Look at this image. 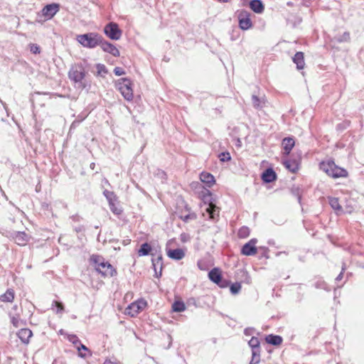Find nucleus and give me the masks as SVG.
<instances>
[{"mask_svg": "<svg viewBox=\"0 0 364 364\" xmlns=\"http://www.w3.org/2000/svg\"><path fill=\"white\" fill-rule=\"evenodd\" d=\"M252 100L254 107L257 109L262 107L263 105L264 104V98H259L255 95L252 96Z\"/></svg>", "mask_w": 364, "mask_h": 364, "instance_id": "26", "label": "nucleus"}, {"mask_svg": "<svg viewBox=\"0 0 364 364\" xmlns=\"http://www.w3.org/2000/svg\"><path fill=\"white\" fill-rule=\"evenodd\" d=\"M293 62L296 65L298 70H301L304 68V58L302 52H297L293 57Z\"/></svg>", "mask_w": 364, "mask_h": 364, "instance_id": "19", "label": "nucleus"}, {"mask_svg": "<svg viewBox=\"0 0 364 364\" xmlns=\"http://www.w3.org/2000/svg\"><path fill=\"white\" fill-rule=\"evenodd\" d=\"M199 197L203 200L204 205H215L218 203L215 197L213 196L210 191L203 187L202 191L199 193Z\"/></svg>", "mask_w": 364, "mask_h": 364, "instance_id": "8", "label": "nucleus"}, {"mask_svg": "<svg viewBox=\"0 0 364 364\" xmlns=\"http://www.w3.org/2000/svg\"><path fill=\"white\" fill-rule=\"evenodd\" d=\"M102 182L105 183V184H109V182L106 179V178H104Z\"/></svg>", "mask_w": 364, "mask_h": 364, "instance_id": "50", "label": "nucleus"}, {"mask_svg": "<svg viewBox=\"0 0 364 364\" xmlns=\"http://www.w3.org/2000/svg\"><path fill=\"white\" fill-rule=\"evenodd\" d=\"M90 260L95 264L96 270L103 276L112 277L114 275L115 272L114 269L108 262H105L102 257L92 255Z\"/></svg>", "mask_w": 364, "mask_h": 364, "instance_id": "1", "label": "nucleus"}, {"mask_svg": "<svg viewBox=\"0 0 364 364\" xmlns=\"http://www.w3.org/2000/svg\"><path fill=\"white\" fill-rule=\"evenodd\" d=\"M184 221H188L189 219L193 218V215H184V216H181V217Z\"/></svg>", "mask_w": 364, "mask_h": 364, "instance_id": "46", "label": "nucleus"}, {"mask_svg": "<svg viewBox=\"0 0 364 364\" xmlns=\"http://www.w3.org/2000/svg\"><path fill=\"white\" fill-rule=\"evenodd\" d=\"M257 242L256 239H252L248 242L245 244L242 248V254L246 256L255 255L257 252L255 244Z\"/></svg>", "mask_w": 364, "mask_h": 364, "instance_id": "9", "label": "nucleus"}, {"mask_svg": "<svg viewBox=\"0 0 364 364\" xmlns=\"http://www.w3.org/2000/svg\"><path fill=\"white\" fill-rule=\"evenodd\" d=\"M29 236L24 232H18L14 237L15 242L18 245H25L29 240Z\"/></svg>", "mask_w": 364, "mask_h": 364, "instance_id": "15", "label": "nucleus"}, {"mask_svg": "<svg viewBox=\"0 0 364 364\" xmlns=\"http://www.w3.org/2000/svg\"><path fill=\"white\" fill-rule=\"evenodd\" d=\"M97 74L99 75H102V73H107V70H106V68L104 65L102 64H97Z\"/></svg>", "mask_w": 364, "mask_h": 364, "instance_id": "37", "label": "nucleus"}, {"mask_svg": "<svg viewBox=\"0 0 364 364\" xmlns=\"http://www.w3.org/2000/svg\"><path fill=\"white\" fill-rule=\"evenodd\" d=\"M94 167H95V164H94V163H92V164H90V168H91L92 169H93V168H94Z\"/></svg>", "mask_w": 364, "mask_h": 364, "instance_id": "52", "label": "nucleus"}, {"mask_svg": "<svg viewBox=\"0 0 364 364\" xmlns=\"http://www.w3.org/2000/svg\"><path fill=\"white\" fill-rule=\"evenodd\" d=\"M265 340H266V341L268 343H270V344H272V345H274V346L279 345L282 342V338L281 336H274V335H272V334H270V335L267 336L266 337Z\"/></svg>", "mask_w": 364, "mask_h": 364, "instance_id": "24", "label": "nucleus"}, {"mask_svg": "<svg viewBox=\"0 0 364 364\" xmlns=\"http://www.w3.org/2000/svg\"><path fill=\"white\" fill-rule=\"evenodd\" d=\"M205 213H203L204 217L208 216L210 219L215 220L220 213L219 206H207L205 209Z\"/></svg>", "mask_w": 364, "mask_h": 364, "instance_id": "13", "label": "nucleus"}, {"mask_svg": "<svg viewBox=\"0 0 364 364\" xmlns=\"http://www.w3.org/2000/svg\"><path fill=\"white\" fill-rule=\"evenodd\" d=\"M114 73L117 76H120V75H124L125 72L122 68L116 67L114 69Z\"/></svg>", "mask_w": 364, "mask_h": 364, "instance_id": "41", "label": "nucleus"}, {"mask_svg": "<svg viewBox=\"0 0 364 364\" xmlns=\"http://www.w3.org/2000/svg\"><path fill=\"white\" fill-rule=\"evenodd\" d=\"M241 287H241L240 283L236 282V283L232 284L230 287V292L232 294H237L241 290Z\"/></svg>", "mask_w": 364, "mask_h": 364, "instance_id": "32", "label": "nucleus"}, {"mask_svg": "<svg viewBox=\"0 0 364 364\" xmlns=\"http://www.w3.org/2000/svg\"><path fill=\"white\" fill-rule=\"evenodd\" d=\"M151 250V245L148 243H144L141 245L138 254L139 256H146L148 255Z\"/></svg>", "mask_w": 364, "mask_h": 364, "instance_id": "25", "label": "nucleus"}, {"mask_svg": "<svg viewBox=\"0 0 364 364\" xmlns=\"http://www.w3.org/2000/svg\"><path fill=\"white\" fill-rule=\"evenodd\" d=\"M68 76L70 80L78 83V87L84 89L85 87V83L82 82L85 76L84 69L80 66H73L68 73Z\"/></svg>", "mask_w": 364, "mask_h": 364, "instance_id": "5", "label": "nucleus"}, {"mask_svg": "<svg viewBox=\"0 0 364 364\" xmlns=\"http://www.w3.org/2000/svg\"><path fill=\"white\" fill-rule=\"evenodd\" d=\"M350 33L348 32H345L342 36L336 38L338 42H348L350 41Z\"/></svg>", "mask_w": 364, "mask_h": 364, "instance_id": "34", "label": "nucleus"}, {"mask_svg": "<svg viewBox=\"0 0 364 364\" xmlns=\"http://www.w3.org/2000/svg\"><path fill=\"white\" fill-rule=\"evenodd\" d=\"M118 90L125 100L131 101L133 99L132 83L128 78H122L118 80L116 83Z\"/></svg>", "mask_w": 364, "mask_h": 364, "instance_id": "4", "label": "nucleus"}, {"mask_svg": "<svg viewBox=\"0 0 364 364\" xmlns=\"http://www.w3.org/2000/svg\"><path fill=\"white\" fill-rule=\"evenodd\" d=\"M334 209L335 213L337 215H340L342 212V206L338 205V206H332Z\"/></svg>", "mask_w": 364, "mask_h": 364, "instance_id": "44", "label": "nucleus"}, {"mask_svg": "<svg viewBox=\"0 0 364 364\" xmlns=\"http://www.w3.org/2000/svg\"><path fill=\"white\" fill-rule=\"evenodd\" d=\"M103 193L104 196L107 199L109 205H114V202L116 200V195L114 194V193L112 191L105 190Z\"/></svg>", "mask_w": 364, "mask_h": 364, "instance_id": "27", "label": "nucleus"}, {"mask_svg": "<svg viewBox=\"0 0 364 364\" xmlns=\"http://www.w3.org/2000/svg\"><path fill=\"white\" fill-rule=\"evenodd\" d=\"M295 196H298L297 197L298 203H301V200H300L301 198H300V196L299 195V190L298 189L296 190Z\"/></svg>", "mask_w": 364, "mask_h": 364, "instance_id": "48", "label": "nucleus"}, {"mask_svg": "<svg viewBox=\"0 0 364 364\" xmlns=\"http://www.w3.org/2000/svg\"><path fill=\"white\" fill-rule=\"evenodd\" d=\"M77 40L84 47L93 48L97 46H100L102 38L97 33H88L77 36Z\"/></svg>", "mask_w": 364, "mask_h": 364, "instance_id": "3", "label": "nucleus"}, {"mask_svg": "<svg viewBox=\"0 0 364 364\" xmlns=\"http://www.w3.org/2000/svg\"><path fill=\"white\" fill-rule=\"evenodd\" d=\"M276 178V173L272 168H267L262 175V179L266 183H271L274 181Z\"/></svg>", "mask_w": 364, "mask_h": 364, "instance_id": "17", "label": "nucleus"}, {"mask_svg": "<svg viewBox=\"0 0 364 364\" xmlns=\"http://www.w3.org/2000/svg\"><path fill=\"white\" fill-rule=\"evenodd\" d=\"M239 26L242 30H247L252 26L251 20L245 11H242L239 15Z\"/></svg>", "mask_w": 364, "mask_h": 364, "instance_id": "12", "label": "nucleus"}, {"mask_svg": "<svg viewBox=\"0 0 364 364\" xmlns=\"http://www.w3.org/2000/svg\"><path fill=\"white\" fill-rule=\"evenodd\" d=\"M172 309L175 312H182L185 311L186 306L183 301H176L172 304Z\"/></svg>", "mask_w": 364, "mask_h": 364, "instance_id": "28", "label": "nucleus"}, {"mask_svg": "<svg viewBox=\"0 0 364 364\" xmlns=\"http://www.w3.org/2000/svg\"><path fill=\"white\" fill-rule=\"evenodd\" d=\"M77 350L79 351V356H80L81 358H85L86 357V354L85 353H82L81 350H87V348L82 344V343H80V346H77Z\"/></svg>", "mask_w": 364, "mask_h": 364, "instance_id": "35", "label": "nucleus"}, {"mask_svg": "<svg viewBox=\"0 0 364 364\" xmlns=\"http://www.w3.org/2000/svg\"><path fill=\"white\" fill-rule=\"evenodd\" d=\"M100 47L105 52L109 53L112 54L113 56H119V50L113 44L107 41H104L103 40H102Z\"/></svg>", "mask_w": 364, "mask_h": 364, "instance_id": "11", "label": "nucleus"}, {"mask_svg": "<svg viewBox=\"0 0 364 364\" xmlns=\"http://www.w3.org/2000/svg\"><path fill=\"white\" fill-rule=\"evenodd\" d=\"M32 335V331L28 328H21L17 333L18 337L24 343H28Z\"/></svg>", "mask_w": 364, "mask_h": 364, "instance_id": "16", "label": "nucleus"}, {"mask_svg": "<svg viewBox=\"0 0 364 364\" xmlns=\"http://www.w3.org/2000/svg\"><path fill=\"white\" fill-rule=\"evenodd\" d=\"M167 255L172 259L181 260L185 257V252L182 249L167 250Z\"/></svg>", "mask_w": 364, "mask_h": 364, "instance_id": "14", "label": "nucleus"}, {"mask_svg": "<svg viewBox=\"0 0 364 364\" xmlns=\"http://www.w3.org/2000/svg\"><path fill=\"white\" fill-rule=\"evenodd\" d=\"M259 350H253L252 357L250 364H257L259 362Z\"/></svg>", "mask_w": 364, "mask_h": 364, "instance_id": "33", "label": "nucleus"}, {"mask_svg": "<svg viewBox=\"0 0 364 364\" xmlns=\"http://www.w3.org/2000/svg\"><path fill=\"white\" fill-rule=\"evenodd\" d=\"M147 306V302L144 299H140L130 304L125 309V314L132 317L136 316L141 312Z\"/></svg>", "mask_w": 364, "mask_h": 364, "instance_id": "6", "label": "nucleus"}, {"mask_svg": "<svg viewBox=\"0 0 364 364\" xmlns=\"http://www.w3.org/2000/svg\"><path fill=\"white\" fill-rule=\"evenodd\" d=\"M110 208L114 214L119 215L122 212V206H110Z\"/></svg>", "mask_w": 364, "mask_h": 364, "instance_id": "39", "label": "nucleus"}, {"mask_svg": "<svg viewBox=\"0 0 364 364\" xmlns=\"http://www.w3.org/2000/svg\"><path fill=\"white\" fill-rule=\"evenodd\" d=\"M154 266H156V264L154 263V260L152 261Z\"/></svg>", "mask_w": 364, "mask_h": 364, "instance_id": "55", "label": "nucleus"}, {"mask_svg": "<svg viewBox=\"0 0 364 364\" xmlns=\"http://www.w3.org/2000/svg\"><path fill=\"white\" fill-rule=\"evenodd\" d=\"M201 182L206 184L208 187H211L215 183L214 176L206 172H203L200 175Z\"/></svg>", "mask_w": 364, "mask_h": 364, "instance_id": "18", "label": "nucleus"}, {"mask_svg": "<svg viewBox=\"0 0 364 364\" xmlns=\"http://www.w3.org/2000/svg\"><path fill=\"white\" fill-rule=\"evenodd\" d=\"M161 259H162L161 256H159V257L157 258V260H158V261H157V263L161 262Z\"/></svg>", "mask_w": 364, "mask_h": 364, "instance_id": "51", "label": "nucleus"}, {"mask_svg": "<svg viewBox=\"0 0 364 364\" xmlns=\"http://www.w3.org/2000/svg\"><path fill=\"white\" fill-rule=\"evenodd\" d=\"M250 229L247 227H242L240 228L237 232V235L240 238H246L250 235Z\"/></svg>", "mask_w": 364, "mask_h": 364, "instance_id": "30", "label": "nucleus"}, {"mask_svg": "<svg viewBox=\"0 0 364 364\" xmlns=\"http://www.w3.org/2000/svg\"><path fill=\"white\" fill-rule=\"evenodd\" d=\"M103 364H117L115 360H112L111 359H106Z\"/></svg>", "mask_w": 364, "mask_h": 364, "instance_id": "45", "label": "nucleus"}, {"mask_svg": "<svg viewBox=\"0 0 364 364\" xmlns=\"http://www.w3.org/2000/svg\"><path fill=\"white\" fill-rule=\"evenodd\" d=\"M11 322L15 327H18L21 325V321L18 317H12Z\"/></svg>", "mask_w": 364, "mask_h": 364, "instance_id": "40", "label": "nucleus"}, {"mask_svg": "<svg viewBox=\"0 0 364 364\" xmlns=\"http://www.w3.org/2000/svg\"><path fill=\"white\" fill-rule=\"evenodd\" d=\"M285 167L292 173L296 172L298 170V164L294 161H286L284 162Z\"/></svg>", "mask_w": 364, "mask_h": 364, "instance_id": "29", "label": "nucleus"}, {"mask_svg": "<svg viewBox=\"0 0 364 364\" xmlns=\"http://www.w3.org/2000/svg\"><path fill=\"white\" fill-rule=\"evenodd\" d=\"M31 52L34 54L40 53V47L36 44H31L30 48Z\"/></svg>", "mask_w": 364, "mask_h": 364, "instance_id": "38", "label": "nucleus"}, {"mask_svg": "<svg viewBox=\"0 0 364 364\" xmlns=\"http://www.w3.org/2000/svg\"><path fill=\"white\" fill-rule=\"evenodd\" d=\"M209 279L215 284H219L221 281V274L218 269L214 268L208 273Z\"/></svg>", "mask_w": 364, "mask_h": 364, "instance_id": "22", "label": "nucleus"}, {"mask_svg": "<svg viewBox=\"0 0 364 364\" xmlns=\"http://www.w3.org/2000/svg\"><path fill=\"white\" fill-rule=\"evenodd\" d=\"M14 299V292L12 289H8L6 293L0 295V301L3 302H11Z\"/></svg>", "mask_w": 364, "mask_h": 364, "instance_id": "23", "label": "nucleus"}, {"mask_svg": "<svg viewBox=\"0 0 364 364\" xmlns=\"http://www.w3.org/2000/svg\"><path fill=\"white\" fill-rule=\"evenodd\" d=\"M221 2H228L230 0H219Z\"/></svg>", "mask_w": 364, "mask_h": 364, "instance_id": "53", "label": "nucleus"}, {"mask_svg": "<svg viewBox=\"0 0 364 364\" xmlns=\"http://www.w3.org/2000/svg\"><path fill=\"white\" fill-rule=\"evenodd\" d=\"M69 341L72 342L74 345H77V343H80L79 339L76 336L72 335L69 336Z\"/></svg>", "mask_w": 364, "mask_h": 364, "instance_id": "43", "label": "nucleus"}, {"mask_svg": "<svg viewBox=\"0 0 364 364\" xmlns=\"http://www.w3.org/2000/svg\"><path fill=\"white\" fill-rule=\"evenodd\" d=\"M105 34L112 40H119L122 35V31L115 23H109L105 27Z\"/></svg>", "mask_w": 364, "mask_h": 364, "instance_id": "7", "label": "nucleus"}, {"mask_svg": "<svg viewBox=\"0 0 364 364\" xmlns=\"http://www.w3.org/2000/svg\"><path fill=\"white\" fill-rule=\"evenodd\" d=\"M219 158L222 161H228L230 160V155L228 152H223L219 155Z\"/></svg>", "mask_w": 364, "mask_h": 364, "instance_id": "36", "label": "nucleus"}, {"mask_svg": "<svg viewBox=\"0 0 364 364\" xmlns=\"http://www.w3.org/2000/svg\"><path fill=\"white\" fill-rule=\"evenodd\" d=\"M338 203V199L337 198H331L330 200V205H334L335 203Z\"/></svg>", "mask_w": 364, "mask_h": 364, "instance_id": "47", "label": "nucleus"}, {"mask_svg": "<svg viewBox=\"0 0 364 364\" xmlns=\"http://www.w3.org/2000/svg\"><path fill=\"white\" fill-rule=\"evenodd\" d=\"M0 102L5 107V104L3 102V101L0 100Z\"/></svg>", "mask_w": 364, "mask_h": 364, "instance_id": "54", "label": "nucleus"}, {"mask_svg": "<svg viewBox=\"0 0 364 364\" xmlns=\"http://www.w3.org/2000/svg\"><path fill=\"white\" fill-rule=\"evenodd\" d=\"M53 304L57 307L56 313H60L63 311V306L61 303H59L58 301H54Z\"/></svg>", "mask_w": 364, "mask_h": 364, "instance_id": "42", "label": "nucleus"}, {"mask_svg": "<svg viewBox=\"0 0 364 364\" xmlns=\"http://www.w3.org/2000/svg\"><path fill=\"white\" fill-rule=\"evenodd\" d=\"M282 146L285 154H289L294 146V140L292 138H284L282 141Z\"/></svg>", "mask_w": 364, "mask_h": 364, "instance_id": "21", "label": "nucleus"}, {"mask_svg": "<svg viewBox=\"0 0 364 364\" xmlns=\"http://www.w3.org/2000/svg\"><path fill=\"white\" fill-rule=\"evenodd\" d=\"M59 10V5L57 4H51L46 5L42 10L43 16L50 19L53 18Z\"/></svg>", "mask_w": 364, "mask_h": 364, "instance_id": "10", "label": "nucleus"}, {"mask_svg": "<svg viewBox=\"0 0 364 364\" xmlns=\"http://www.w3.org/2000/svg\"><path fill=\"white\" fill-rule=\"evenodd\" d=\"M320 168L333 178L346 177L348 174L346 170L338 167L332 161H323L320 164Z\"/></svg>", "mask_w": 364, "mask_h": 364, "instance_id": "2", "label": "nucleus"}, {"mask_svg": "<svg viewBox=\"0 0 364 364\" xmlns=\"http://www.w3.org/2000/svg\"><path fill=\"white\" fill-rule=\"evenodd\" d=\"M342 277H343V272H341V273L338 274V276L336 277V279L337 281H339V280H341V279H342Z\"/></svg>", "mask_w": 364, "mask_h": 364, "instance_id": "49", "label": "nucleus"}, {"mask_svg": "<svg viewBox=\"0 0 364 364\" xmlns=\"http://www.w3.org/2000/svg\"><path fill=\"white\" fill-rule=\"evenodd\" d=\"M249 346L252 348V350H259V341L257 338L252 337L248 342Z\"/></svg>", "mask_w": 364, "mask_h": 364, "instance_id": "31", "label": "nucleus"}, {"mask_svg": "<svg viewBox=\"0 0 364 364\" xmlns=\"http://www.w3.org/2000/svg\"><path fill=\"white\" fill-rule=\"evenodd\" d=\"M250 6L257 14H261L264 11V5L261 0H252Z\"/></svg>", "mask_w": 364, "mask_h": 364, "instance_id": "20", "label": "nucleus"}]
</instances>
